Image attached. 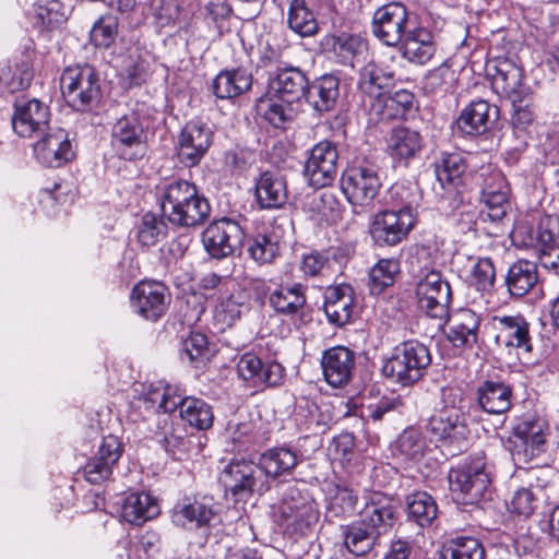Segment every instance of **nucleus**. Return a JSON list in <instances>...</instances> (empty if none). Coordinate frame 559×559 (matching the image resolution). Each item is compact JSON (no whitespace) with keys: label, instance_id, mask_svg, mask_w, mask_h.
<instances>
[{"label":"nucleus","instance_id":"obj_1","mask_svg":"<svg viewBox=\"0 0 559 559\" xmlns=\"http://www.w3.org/2000/svg\"><path fill=\"white\" fill-rule=\"evenodd\" d=\"M270 98L264 118L275 128H282L298 115L307 96L309 80L301 69L284 67L269 75Z\"/></svg>","mask_w":559,"mask_h":559},{"label":"nucleus","instance_id":"obj_2","mask_svg":"<svg viewBox=\"0 0 559 559\" xmlns=\"http://www.w3.org/2000/svg\"><path fill=\"white\" fill-rule=\"evenodd\" d=\"M391 193L393 198L400 200L399 207L377 212L369 225L370 236L378 246L399 245L416 224V210L420 199L418 190L395 185Z\"/></svg>","mask_w":559,"mask_h":559},{"label":"nucleus","instance_id":"obj_3","mask_svg":"<svg viewBox=\"0 0 559 559\" xmlns=\"http://www.w3.org/2000/svg\"><path fill=\"white\" fill-rule=\"evenodd\" d=\"M163 215L174 225L194 227L210 215L211 206L198 188L183 179H174L158 188Z\"/></svg>","mask_w":559,"mask_h":559},{"label":"nucleus","instance_id":"obj_4","mask_svg":"<svg viewBox=\"0 0 559 559\" xmlns=\"http://www.w3.org/2000/svg\"><path fill=\"white\" fill-rule=\"evenodd\" d=\"M61 93L67 104L78 111H92L102 97L100 81L90 64L67 67L60 78Z\"/></svg>","mask_w":559,"mask_h":559},{"label":"nucleus","instance_id":"obj_5","mask_svg":"<svg viewBox=\"0 0 559 559\" xmlns=\"http://www.w3.org/2000/svg\"><path fill=\"white\" fill-rule=\"evenodd\" d=\"M430 364L428 347L412 340L394 348L393 355L384 362L382 372L402 385H409L423 378Z\"/></svg>","mask_w":559,"mask_h":559},{"label":"nucleus","instance_id":"obj_6","mask_svg":"<svg viewBox=\"0 0 559 559\" xmlns=\"http://www.w3.org/2000/svg\"><path fill=\"white\" fill-rule=\"evenodd\" d=\"M340 186L353 211L361 214L373 209L382 182L373 167L353 166L342 174Z\"/></svg>","mask_w":559,"mask_h":559},{"label":"nucleus","instance_id":"obj_7","mask_svg":"<svg viewBox=\"0 0 559 559\" xmlns=\"http://www.w3.org/2000/svg\"><path fill=\"white\" fill-rule=\"evenodd\" d=\"M221 480L235 501L247 500L253 493L263 495L271 488L259 464L243 459L233 460L227 464L222 472Z\"/></svg>","mask_w":559,"mask_h":559},{"label":"nucleus","instance_id":"obj_8","mask_svg":"<svg viewBox=\"0 0 559 559\" xmlns=\"http://www.w3.org/2000/svg\"><path fill=\"white\" fill-rule=\"evenodd\" d=\"M448 478L451 491L459 493L466 504L477 503L490 485V472L485 457L480 455L452 468Z\"/></svg>","mask_w":559,"mask_h":559},{"label":"nucleus","instance_id":"obj_9","mask_svg":"<svg viewBox=\"0 0 559 559\" xmlns=\"http://www.w3.org/2000/svg\"><path fill=\"white\" fill-rule=\"evenodd\" d=\"M374 37L389 47H395L411 31L409 13L401 2H390L378 8L372 16Z\"/></svg>","mask_w":559,"mask_h":559},{"label":"nucleus","instance_id":"obj_10","mask_svg":"<svg viewBox=\"0 0 559 559\" xmlns=\"http://www.w3.org/2000/svg\"><path fill=\"white\" fill-rule=\"evenodd\" d=\"M111 145L123 159L133 160L146 152V132L136 114L121 116L111 128Z\"/></svg>","mask_w":559,"mask_h":559},{"label":"nucleus","instance_id":"obj_11","mask_svg":"<svg viewBox=\"0 0 559 559\" xmlns=\"http://www.w3.org/2000/svg\"><path fill=\"white\" fill-rule=\"evenodd\" d=\"M419 308L430 318L445 320L452 298L450 284L439 272L431 270L417 284Z\"/></svg>","mask_w":559,"mask_h":559},{"label":"nucleus","instance_id":"obj_12","mask_svg":"<svg viewBox=\"0 0 559 559\" xmlns=\"http://www.w3.org/2000/svg\"><path fill=\"white\" fill-rule=\"evenodd\" d=\"M546 424L542 419L525 418L513 428L510 448L513 460L527 463L546 451Z\"/></svg>","mask_w":559,"mask_h":559},{"label":"nucleus","instance_id":"obj_13","mask_svg":"<svg viewBox=\"0 0 559 559\" xmlns=\"http://www.w3.org/2000/svg\"><path fill=\"white\" fill-rule=\"evenodd\" d=\"M488 74L495 92L507 99L512 106L523 103L528 96L530 90L522 80V69L509 58H497L487 64Z\"/></svg>","mask_w":559,"mask_h":559},{"label":"nucleus","instance_id":"obj_14","mask_svg":"<svg viewBox=\"0 0 559 559\" xmlns=\"http://www.w3.org/2000/svg\"><path fill=\"white\" fill-rule=\"evenodd\" d=\"M243 238L242 227L228 217L212 222L202 233L204 248L215 259L231 255L241 247Z\"/></svg>","mask_w":559,"mask_h":559},{"label":"nucleus","instance_id":"obj_15","mask_svg":"<svg viewBox=\"0 0 559 559\" xmlns=\"http://www.w3.org/2000/svg\"><path fill=\"white\" fill-rule=\"evenodd\" d=\"M158 407L164 413H173L179 408L182 420L198 430L211 428L214 421V414L210 404L198 397L176 395L169 386L162 394Z\"/></svg>","mask_w":559,"mask_h":559},{"label":"nucleus","instance_id":"obj_16","mask_svg":"<svg viewBox=\"0 0 559 559\" xmlns=\"http://www.w3.org/2000/svg\"><path fill=\"white\" fill-rule=\"evenodd\" d=\"M338 152L330 141H321L310 151L304 174L316 189L330 186L337 174Z\"/></svg>","mask_w":559,"mask_h":559},{"label":"nucleus","instance_id":"obj_17","mask_svg":"<svg viewBox=\"0 0 559 559\" xmlns=\"http://www.w3.org/2000/svg\"><path fill=\"white\" fill-rule=\"evenodd\" d=\"M50 110L40 100L20 98L14 103L12 128L22 138L40 135L49 129Z\"/></svg>","mask_w":559,"mask_h":559},{"label":"nucleus","instance_id":"obj_18","mask_svg":"<svg viewBox=\"0 0 559 559\" xmlns=\"http://www.w3.org/2000/svg\"><path fill=\"white\" fill-rule=\"evenodd\" d=\"M495 342L509 354L513 349L520 354H530L533 349L531 324L522 314L493 317Z\"/></svg>","mask_w":559,"mask_h":559},{"label":"nucleus","instance_id":"obj_19","mask_svg":"<svg viewBox=\"0 0 559 559\" xmlns=\"http://www.w3.org/2000/svg\"><path fill=\"white\" fill-rule=\"evenodd\" d=\"M393 73L374 62L367 63L359 74L358 88L365 95L364 105L376 115H384L383 97L393 85Z\"/></svg>","mask_w":559,"mask_h":559},{"label":"nucleus","instance_id":"obj_20","mask_svg":"<svg viewBox=\"0 0 559 559\" xmlns=\"http://www.w3.org/2000/svg\"><path fill=\"white\" fill-rule=\"evenodd\" d=\"M33 145L36 159L46 167H60L74 157L69 133L61 128L48 129Z\"/></svg>","mask_w":559,"mask_h":559},{"label":"nucleus","instance_id":"obj_21","mask_svg":"<svg viewBox=\"0 0 559 559\" xmlns=\"http://www.w3.org/2000/svg\"><path fill=\"white\" fill-rule=\"evenodd\" d=\"M237 372L243 381L267 388L283 385L286 378V370L282 364L274 360L263 362L252 353H246L239 358Z\"/></svg>","mask_w":559,"mask_h":559},{"label":"nucleus","instance_id":"obj_22","mask_svg":"<svg viewBox=\"0 0 559 559\" xmlns=\"http://www.w3.org/2000/svg\"><path fill=\"white\" fill-rule=\"evenodd\" d=\"M169 304L167 287L155 281H142L131 292V306L146 320L156 321Z\"/></svg>","mask_w":559,"mask_h":559},{"label":"nucleus","instance_id":"obj_23","mask_svg":"<svg viewBox=\"0 0 559 559\" xmlns=\"http://www.w3.org/2000/svg\"><path fill=\"white\" fill-rule=\"evenodd\" d=\"M211 129L199 121L188 122L181 130L178 141V157L188 167L195 166L212 144Z\"/></svg>","mask_w":559,"mask_h":559},{"label":"nucleus","instance_id":"obj_24","mask_svg":"<svg viewBox=\"0 0 559 559\" xmlns=\"http://www.w3.org/2000/svg\"><path fill=\"white\" fill-rule=\"evenodd\" d=\"M121 453L122 444L117 437L112 435L104 437L95 456L83 467L84 478L94 485L108 479Z\"/></svg>","mask_w":559,"mask_h":559},{"label":"nucleus","instance_id":"obj_25","mask_svg":"<svg viewBox=\"0 0 559 559\" xmlns=\"http://www.w3.org/2000/svg\"><path fill=\"white\" fill-rule=\"evenodd\" d=\"M499 119V109L487 100L478 99L468 104L456 120L459 130L466 135L487 132Z\"/></svg>","mask_w":559,"mask_h":559},{"label":"nucleus","instance_id":"obj_26","mask_svg":"<svg viewBox=\"0 0 559 559\" xmlns=\"http://www.w3.org/2000/svg\"><path fill=\"white\" fill-rule=\"evenodd\" d=\"M323 376L334 386H343L352 379L355 368V354L344 346L326 349L321 359Z\"/></svg>","mask_w":559,"mask_h":559},{"label":"nucleus","instance_id":"obj_27","mask_svg":"<svg viewBox=\"0 0 559 559\" xmlns=\"http://www.w3.org/2000/svg\"><path fill=\"white\" fill-rule=\"evenodd\" d=\"M397 520L393 500L381 492H372L361 513V521L380 536L386 533Z\"/></svg>","mask_w":559,"mask_h":559},{"label":"nucleus","instance_id":"obj_28","mask_svg":"<svg viewBox=\"0 0 559 559\" xmlns=\"http://www.w3.org/2000/svg\"><path fill=\"white\" fill-rule=\"evenodd\" d=\"M478 406L486 413L502 415L511 409L513 390L499 380H485L476 390Z\"/></svg>","mask_w":559,"mask_h":559},{"label":"nucleus","instance_id":"obj_29","mask_svg":"<svg viewBox=\"0 0 559 559\" xmlns=\"http://www.w3.org/2000/svg\"><path fill=\"white\" fill-rule=\"evenodd\" d=\"M426 429L436 441L450 443H461L467 435V427L455 408L443 409L431 416Z\"/></svg>","mask_w":559,"mask_h":559},{"label":"nucleus","instance_id":"obj_30","mask_svg":"<svg viewBox=\"0 0 559 559\" xmlns=\"http://www.w3.org/2000/svg\"><path fill=\"white\" fill-rule=\"evenodd\" d=\"M255 197L261 209H280L288 198L287 182L277 171L262 173L255 182Z\"/></svg>","mask_w":559,"mask_h":559},{"label":"nucleus","instance_id":"obj_31","mask_svg":"<svg viewBox=\"0 0 559 559\" xmlns=\"http://www.w3.org/2000/svg\"><path fill=\"white\" fill-rule=\"evenodd\" d=\"M340 97V79L333 74H324L309 83L306 100L318 112L334 109Z\"/></svg>","mask_w":559,"mask_h":559},{"label":"nucleus","instance_id":"obj_32","mask_svg":"<svg viewBox=\"0 0 559 559\" xmlns=\"http://www.w3.org/2000/svg\"><path fill=\"white\" fill-rule=\"evenodd\" d=\"M402 55L409 62L426 64L436 52L432 33L425 27H413L403 38Z\"/></svg>","mask_w":559,"mask_h":559},{"label":"nucleus","instance_id":"obj_33","mask_svg":"<svg viewBox=\"0 0 559 559\" xmlns=\"http://www.w3.org/2000/svg\"><path fill=\"white\" fill-rule=\"evenodd\" d=\"M300 459L296 451L276 447L263 452L259 457V466L265 479H276L281 476L289 475L298 465Z\"/></svg>","mask_w":559,"mask_h":559},{"label":"nucleus","instance_id":"obj_34","mask_svg":"<svg viewBox=\"0 0 559 559\" xmlns=\"http://www.w3.org/2000/svg\"><path fill=\"white\" fill-rule=\"evenodd\" d=\"M283 524L295 532L305 534L318 521V513L313 506L304 499L284 500L280 506Z\"/></svg>","mask_w":559,"mask_h":559},{"label":"nucleus","instance_id":"obj_35","mask_svg":"<svg viewBox=\"0 0 559 559\" xmlns=\"http://www.w3.org/2000/svg\"><path fill=\"white\" fill-rule=\"evenodd\" d=\"M538 282L537 265L528 260H519L508 270L504 284L511 297L521 298Z\"/></svg>","mask_w":559,"mask_h":559},{"label":"nucleus","instance_id":"obj_36","mask_svg":"<svg viewBox=\"0 0 559 559\" xmlns=\"http://www.w3.org/2000/svg\"><path fill=\"white\" fill-rule=\"evenodd\" d=\"M252 85V75L247 70L238 68L219 72L212 83V91L217 98L231 99Z\"/></svg>","mask_w":559,"mask_h":559},{"label":"nucleus","instance_id":"obj_37","mask_svg":"<svg viewBox=\"0 0 559 559\" xmlns=\"http://www.w3.org/2000/svg\"><path fill=\"white\" fill-rule=\"evenodd\" d=\"M159 513L155 499L146 492H133L123 498L121 518L131 524L141 525Z\"/></svg>","mask_w":559,"mask_h":559},{"label":"nucleus","instance_id":"obj_38","mask_svg":"<svg viewBox=\"0 0 559 559\" xmlns=\"http://www.w3.org/2000/svg\"><path fill=\"white\" fill-rule=\"evenodd\" d=\"M479 317L469 309H463L454 317L449 328L448 340L455 347L472 348L478 341Z\"/></svg>","mask_w":559,"mask_h":559},{"label":"nucleus","instance_id":"obj_39","mask_svg":"<svg viewBox=\"0 0 559 559\" xmlns=\"http://www.w3.org/2000/svg\"><path fill=\"white\" fill-rule=\"evenodd\" d=\"M270 306L280 314H298L306 306V287L301 284L281 285L270 294Z\"/></svg>","mask_w":559,"mask_h":559},{"label":"nucleus","instance_id":"obj_40","mask_svg":"<svg viewBox=\"0 0 559 559\" xmlns=\"http://www.w3.org/2000/svg\"><path fill=\"white\" fill-rule=\"evenodd\" d=\"M524 245L537 247L540 264L544 267H559V234L550 230L543 222L536 231L530 233V239Z\"/></svg>","mask_w":559,"mask_h":559},{"label":"nucleus","instance_id":"obj_41","mask_svg":"<svg viewBox=\"0 0 559 559\" xmlns=\"http://www.w3.org/2000/svg\"><path fill=\"white\" fill-rule=\"evenodd\" d=\"M435 173L442 189L455 187L466 170V164L461 153L442 152L435 160Z\"/></svg>","mask_w":559,"mask_h":559},{"label":"nucleus","instance_id":"obj_42","mask_svg":"<svg viewBox=\"0 0 559 559\" xmlns=\"http://www.w3.org/2000/svg\"><path fill=\"white\" fill-rule=\"evenodd\" d=\"M423 147L419 132L405 127L392 130L389 139V150L393 157L400 159L413 158Z\"/></svg>","mask_w":559,"mask_h":559},{"label":"nucleus","instance_id":"obj_43","mask_svg":"<svg viewBox=\"0 0 559 559\" xmlns=\"http://www.w3.org/2000/svg\"><path fill=\"white\" fill-rule=\"evenodd\" d=\"M438 515V506L429 493L417 491L407 497V518L420 527L432 524Z\"/></svg>","mask_w":559,"mask_h":559},{"label":"nucleus","instance_id":"obj_44","mask_svg":"<svg viewBox=\"0 0 559 559\" xmlns=\"http://www.w3.org/2000/svg\"><path fill=\"white\" fill-rule=\"evenodd\" d=\"M378 535L361 520L348 525L344 532L345 546L355 556L368 554L374 546Z\"/></svg>","mask_w":559,"mask_h":559},{"label":"nucleus","instance_id":"obj_45","mask_svg":"<svg viewBox=\"0 0 559 559\" xmlns=\"http://www.w3.org/2000/svg\"><path fill=\"white\" fill-rule=\"evenodd\" d=\"M288 25L301 36H311L318 31V22L307 0H290Z\"/></svg>","mask_w":559,"mask_h":559},{"label":"nucleus","instance_id":"obj_46","mask_svg":"<svg viewBox=\"0 0 559 559\" xmlns=\"http://www.w3.org/2000/svg\"><path fill=\"white\" fill-rule=\"evenodd\" d=\"M400 272L396 259H381L369 271L368 288L370 294L380 295L386 287L393 285Z\"/></svg>","mask_w":559,"mask_h":559},{"label":"nucleus","instance_id":"obj_47","mask_svg":"<svg viewBox=\"0 0 559 559\" xmlns=\"http://www.w3.org/2000/svg\"><path fill=\"white\" fill-rule=\"evenodd\" d=\"M442 559H485L483 544L474 537L453 538L444 545Z\"/></svg>","mask_w":559,"mask_h":559},{"label":"nucleus","instance_id":"obj_48","mask_svg":"<svg viewBox=\"0 0 559 559\" xmlns=\"http://www.w3.org/2000/svg\"><path fill=\"white\" fill-rule=\"evenodd\" d=\"M277 237L269 233H259L249 240L248 253L258 263H272L278 255Z\"/></svg>","mask_w":559,"mask_h":559},{"label":"nucleus","instance_id":"obj_49","mask_svg":"<svg viewBox=\"0 0 559 559\" xmlns=\"http://www.w3.org/2000/svg\"><path fill=\"white\" fill-rule=\"evenodd\" d=\"M174 519L182 524L190 523L197 527L210 525L217 519L216 511L204 501H194L182 506L175 512Z\"/></svg>","mask_w":559,"mask_h":559},{"label":"nucleus","instance_id":"obj_50","mask_svg":"<svg viewBox=\"0 0 559 559\" xmlns=\"http://www.w3.org/2000/svg\"><path fill=\"white\" fill-rule=\"evenodd\" d=\"M395 448L405 459L419 461L425 454L427 442L421 431L411 427L399 436Z\"/></svg>","mask_w":559,"mask_h":559},{"label":"nucleus","instance_id":"obj_51","mask_svg":"<svg viewBox=\"0 0 559 559\" xmlns=\"http://www.w3.org/2000/svg\"><path fill=\"white\" fill-rule=\"evenodd\" d=\"M167 234V224L154 213H146L142 216L138 229L139 241L146 247L155 245Z\"/></svg>","mask_w":559,"mask_h":559},{"label":"nucleus","instance_id":"obj_52","mask_svg":"<svg viewBox=\"0 0 559 559\" xmlns=\"http://www.w3.org/2000/svg\"><path fill=\"white\" fill-rule=\"evenodd\" d=\"M476 181L480 188V193L492 192L496 194L503 192V194H510V187L504 175L492 165L480 167L476 175Z\"/></svg>","mask_w":559,"mask_h":559},{"label":"nucleus","instance_id":"obj_53","mask_svg":"<svg viewBox=\"0 0 559 559\" xmlns=\"http://www.w3.org/2000/svg\"><path fill=\"white\" fill-rule=\"evenodd\" d=\"M513 115L511 119L512 123V134L516 138L518 143L514 144L513 150L522 151L528 141V134L526 132V128L533 122V111L530 109L528 104L522 105V103L515 104L513 106Z\"/></svg>","mask_w":559,"mask_h":559},{"label":"nucleus","instance_id":"obj_54","mask_svg":"<svg viewBox=\"0 0 559 559\" xmlns=\"http://www.w3.org/2000/svg\"><path fill=\"white\" fill-rule=\"evenodd\" d=\"M357 502L358 497L353 489L337 487L329 501L328 512L335 518L352 516L356 511Z\"/></svg>","mask_w":559,"mask_h":559},{"label":"nucleus","instance_id":"obj_55","mask_svg":"<svg viewBox=\"0 0 559 559\" xmlns=\"http://www.w3.org/2000/svg\"><path fill=\"white\" fill-rule=\"evenodd\" d=\"M118 34V20L116 16L99 17L91 29V40L96 47L108 48L114 44Z\"/></svg>","mask_w":559,"mask_h":559},{"label":"nucleus","instance_id":"obj_56","mask_svg":"<svg viewBox=\"0 0 559 559\" xmlns=\"http://www.w3.org/2000/svg\"><path fill=\"white\" fill-rule=\"evenodd\" d=\"M329 252L312 251L304 254L300 270L308 276H330L333 274V264Z\"/></svg>","mask_w":559,"mask_h":559},{"label":"nucleus","instance_id":"obj_57","mask_svg":"<svg viewBox=\"0 0 559 559\" xmlns=\"http://www.w3.org/2000/svg\"><path fill=\"white\" fill-rule=\"evenodd\" d=\"M331 47L342 63H350L361 51L364 43L357 35L343 33L332 37Z\"/></svg>","mask_w":559,"mask_h":559},{"label":"nucleus","instance_id":"obj_58","mask_svg":"<svg viewBox=\"0 0 559 559\" xmlns=\"http://www.w3.org/2000/svg\"><path fill=\"white\" fill-rule=\"evenodd\" d=\"M472 277L477 290L490 292L496 281V269L491 259L479 258L473 266Z\"/></svg>","mask_w":559,"mask_h":559},{"label":"nucleus","instance_id":"obj_59","mask_svg":"<svg viewBox=\"0 0 559 559\" xmlns=\"http://www.w3.org/2000/svg\"><path fill=\"white\" fill-rule=\"evenodd\" d=\"M509 195L503 194V192L496 194L492 192L480 193V202L485 206L483 214L486 213L492 222L501 221L510 209Z\"/></svg>","mask_w":559,"mask_h":559},{"label":"nucleus","instance_id":"obj_60","mask_svg":"<svg viewBox=\"0 0 559 559\" xmlns=\"http://www.w3.org/2000/svg\"><path fill=\"white\" fill-rule=\"evenodd\" d=\"M536 508V498L531 489L520 488L518 489L509 504V509L512 513L523 515L525 518L533 514Z\"/></svg>","mask_w":559,"mask_h":559},{"label":"nucleus","instance_id":"obj_61","mask_svg":"<svg viewBox=\"0 0 559 559\" xmlns=\"http://www.w3.org/2000/svg\"><path fill=\"white\" fill-rule=\"evenodd\" d=\"M453 72L447 64L431 70L425 78V87L430 92L447 91Z\"/></svg>","mask_w":559,"mask_h":559},{"label":"nucleus","instance_id":"obj_62","mask_svg":"<svg viewBox=\"0 0 559 559\" xmlns=\"http://www.w3.org/2000/svg\"><path fill=\"white\" fill-rule=\"evenodd\" d=\"M353 296L346 295L343 300L324 310L329 321L336 325H343L350 320L353 311Z\"/></svg>","mask_w":559,"mask_h":559},{"label":"nucleus","instance_id":"obj_63","mask_svg":"<svg viewBox=\"0 0 559 559\" xmlns=\"http://www.w3.org/2000/svg\"><path fill=\"white\" fill-rule=\"evenodd\" d=\"M183 353L190 361L199 360L207 350V338L204 334L192 332L182 343Z\"/></svg>","mask_w":559,"mask_h":559},{"label":"nucleus","instance_id":"obj_64","mask_svg":"<svg viewBox=\"0 0 559 559\" xmlns=\"http://www.w3.org/2000/svg\"><path fill=\"white\" fill-rule=\"evenodd\" d=\"M148 63L143 59H138L129 64L124 70V75L130 86L141 85L148 78Z\"/></svg>","mask_w":559,"mask_h":559}]
</instances>
